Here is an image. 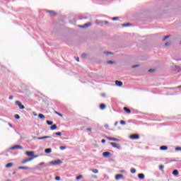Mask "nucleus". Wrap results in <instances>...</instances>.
<instances>
[{"mask_svg": "<svg viewBox=\"0 0 181 181\" xmlns=\"http://www.w3.org/2000/svg\"><path fill=\"white\" fill-rule=\"evenodd\" d=\"M170 37V35H166L164 37V38L163 39V42H165V40H166L167 39H169Z\"/></svg>", "mask_w": 181, "mask_h": 181, "instance_id": "nucleus-30", "label": "nucleus"}, {"mask_svg": "<svg viewBox=\"0 0 181 181\" xmlns=\"http://www.w3.org/2000/svg\"><path fill=\"white\" fill-rule=\"evenodd\" d=\"M66 148H67V147L65 146H61L59 147V149H60L61 151H64V149H66Z\"/></svg>", "mask_w": 181, "mask_h": 181, "instance_id": "nucleus-29", "label": "nucleus"}, {"mask_svg": "<svg viewBox=\"0 0 181 181\" xmlns=\"http://www.w3.org/2000/svg\"><path fill=\"white\" fill-rule=\"evenodd\" d=\"M11 150H13V149H23V147H22V146H20V145H16L14 146L11 147Z\"/></svg>", "mask_w": 181, "mask_h": 181, "instance_id": "nucleus-7", "label": "nucleus"}, {"mask_svg": "<svg viewBox=\"0 0 181 181\" xmlns=\"http://www.w3.org/2000/svg\"><path fill=\"white\" fill-rule=\"evenodd\" d=\"M50 138H52V136H44L37 138V139H39V140H40V139H49Z\"/></svg>", "mask_w": 181, "mask_h": 181, "instance_id": "nucleus-14", "label": "nucleus"}, {"mask_svg": "<svg viewBox=\"0 0 181 181\" xmlns=\"http://www.w3.org/2000/svg\"><path fill=\"white\" fill-rule=\"evenodd\" d=\"M55 180H60V176L55 177Z\"/></svg>", "mask_w": 181, "mask_h": 181, "instance_id": "nucleus-46", "label": "nucleus"}, {"mask_svg": "<svg viewBox=\"0 0 181 181\" xmlns=\"http://www.w3.org/2000/svg\"><path fill=\"white\" fill-rule=\"evenodd\" d=\"M9 100H13V95H10L8 98Z\"/></svg>", "mask_w": 181, "mask_h": 181, "instance_id": "nucleus-50", "label": "nucleus"}, {"mask_svg": "<svg viewBox=\"0 0 181 181\" xmlns=\"http://www.w3.org/2000/svg\"><path fill=\"white\" fill-rule=\"evenodd\" d=\"M50 129H52V131H54V129H57V125L53 124L52 126H51Z\"/></svg>", "mask_w": 181, "mask_h": 181, "instance_id": "nucleus-20", "label": "nucleus"}, {"mask_svg": "<svg viewBox=\"0 0 181 181\" xmlns=\"http://www.w3.org/2000/svg\"><path fill=\"white\" fill-rule=\"evenodd\" d=\"M111 155V153L108 152V151H105L103 153V156L105 158H108V156H110Z\"/></svg>", "mask_w": 181, "mask_h": 181, "instance_id": "nucleus-11", "label": "nucleus"}, {"mask_svg": "<svg viewBox=\"0 0 181 181\" xmlns=\"http://www.w3.org/2000/svg\"><path fill=\"white\" fill-rule=\"evenodd\" d=\"M47 166H49V164L45 162H42V163H40L38 165H37L36 169H37L38 170H40L43 169V168H46Z\"/></svg>", "mask_w": 181, "mask_h": 181, "instance_id": "nucleus-1", "label": "nucleus"}, {"mask_svg": "<svg viewBox=\"0 0 181 181\" xmlns=\"http://www.w3.org/2000/svg\"><path fill=\"white\" fill-rule=\"evenodd\" d=\"M37 138H39V137L33 136V139H37Z\"/></svg>", "mask_w": 181, "mask_h": 181, "instance_id": "nucleus-54", "label": "nucleus"}, {"mask_svg": "<svg viewBox=\"0 0 181 181\" xmlns=\"http://www.w3.org/2000/svg\"><path fill=\"white\" fill-rule=\"evenodd\" d=\"M123 110H124V111H125L126 112H127V114H131V110L129 109L128 107H124L123 108Z\"/></svg>", "mask_w": 181, "mask_h": 181, "instance_id": "nucleus-16", "label": "nucleus"}, {"mask_svg": "<svg viewBox=\"0 0 181 181\" xmlns=\"http://www.w3.org/2000/svg\"><path fill=\"white\" fill-rule=\"evenodd\" d=\"M138 177L139 179H145V175H144V173H139L138 174Z\"/></svg>", "mask_w": 181, "mask_h": 181, "instance_id": "nucleus-17", "label": "nucleus"}, {"mask_svg": "<svg viewBox=\"0 0 181 181\" xmlns=\"http://www.w3.org/2000/svg\"><path fill=\"white\" fill-rule=\"evenodd\" d=\"M45 153H52V148H48L45 150Z\"/></svg>", "mask_w": 181, "mask_h": 181, "instance_id": "nucleus-18", "label": "nucleus"}, {"mask_svg": "<svg viewBox=\"0 0 181 181\" xmlns=\"http://www.w3.org/2000/svg\"><path fill=\"white\" fill-rule=\"evenodd\" d=\"M130 172L131 173H136V170L135 168H131Z\"/></svg>", "mask_w": 181, "mask_h": 181, "instance_id": "nucleus-31", "label": "nucleus"}, {"mask_svg": "<svg viewBox=\"0 0 181 181\" xmlns=\"http://www.w3.org/2000/svg\"><path fill=\"white\" fill-rule=\"evenodd\" d=\"M122 177H124V175L122 174H118L115 176L116 180H119V179H122Z\"/></svg>", "mask_w": 181, "mask_h": 181, "instance_id": "nucleus-12", "label": "nucleus"}, {"mask_svg": "<svg viewBox=\"0 0 181 181\" xmlns=\"http://www.w3.org/2000/svg\"><path fill=\"white\" fill-rule=\"evenodd\" d=\"M101 96H102V97H105V93H102V94H101Z\"/></svg>", "mask_w": 181, "mask_h": 181, "instance_id": "nucleus-53", "label": "nucleus"}, {"mask_svg": "<svg viewBox=\"0 0 181 181\" xmlns=\"http://www.w3.org/2000/svg\"><path fill=\"white\" fill-rule=\"evenodd\" d=\"M104 54H114L112 52H104Z\"/></svg>", "mask_w": 181, "mask_h": 181, "instance_id": "nucleus-34", "label": "nucleus"}, {"mask_svg": "<svg viewBox=\"0 0 181 181\" xmlns=\"http://www.w3.org/2000/svg\"><path fill=\"white\" fill-rule=\"evenodd\" d=\"M103 23H105V25H110V22L108 21H103Z\"/></svg>", "mask_w": 181, "mask_h": 181, "instance_id": "nucleus-44", "label": "nucleus"}, {"mask_svg": "<svg viewBox=\"0 0 181 181\" xmlns=\"http://www.w3.org/2000/svg\"><path fill=\"white\" fill-rule=\"evenodd\" d=\"M34 154H35V151H27L25 153V155H28V156H31V158L33 157Z\"/></svg>", "mask_w": 181, "mask_h": 181, "instance_id": "nucleus-9", "label": "nucleus"}, {"mask_svg": "<svg viewBox=\"0 0 181 181\" xmlns=\"http://www.w3.org/2000/svg\"><path fill=\"white\" fill-rule=\"evenodd\" d=\"M38 118H40V119H45V115L39 114L38 115Z\"/></svg>", "mask_w": 181, "mask_h": 181, "instance_id": "nucleus-21", "label": "nucleus"}, {"mask_svg": "<svg viewBox=\"0 0 181 181\" xmlns=\"http://www.w3.org/2000/svg\"><path fill=\"white\" fill-rule=\"evenodd\" d=\"M86 129H87V131H91V128H88Z\"/></svg>", "mask_w": 181, "mask_h": 181, "instance_id": "nucleus-56", "label": "nucleus"}, {"mask_svg": "<svg viewBox=\"0 0 181 181\" xmlns=\"http://www.w3.org/2000/svg\"><path fill=\"white\" fill-rule=\"evenodd\" d=\"M34 115H35V117H36V115H37V114L35 113V114H34Z\"/></svg>", "mask_w": 181, "mask_h": 181, "instance_id": "nucleus-61", "label": "nucleus"}, {"mask_svg": "<svg viewBox=\"0 0 181 181\" xmlns=\"http://www.w3.org/2000/svg\"><path fill=\"white\" fill-rule=\"evenodd\" d=\"M63 163V161L61 160H52L49 163V165H62Z\"/></svg>", "mask_w": 181, "mask_h": 181, "instance_id": "nucleus-2", "label": "nucleus"}, {"mask_svg": "<svg viewBox=\"0 0 181 181\" xmlns=\"http://www.w3.org/2000/svg\"><path fill=\"white\" fill-rule=\"evenodd\" d=\"M30 160H33V158H25L21 163H27V162H30Z\"/></svg>", "mask_w": 181, "mask_h": 181, "instance_id": "nucleus-10", "label": "nucleus"}, {"mask_svg": "<svg viewBox=\"0 0 181 181\" xmlns=\"http://www.w3.org/2000/svg\"><path fill=\"white\" fill-rule=\"evenodd\" d=\"M175 151H181V147H176Z\"/></svg>", "mask_w": 181, "mask_h": 181, "instance_id": "nucleus-47", "label": "nucleus"}, {"mask_svg": "<svg viewBox=\"0 0 181 181\" xmlns=\"http://www.w3.org/2000/svg\"><path fill=\"white\" fill-rule=\"evenodd\" d=\"M117 124H118V122H116L115 123V126L117 127Z\"/></svg>", "mask_w": 181, "mask_h": 181, "instance_id": "nucleus-55", "label": "nucleus"}, {"mask_svg": "<svg viewBox=\"0 0 181 181\" xmlns=\"http://www.w3.org/2000/svg\"><path fill=\"white\" fill-rule=\"evenodd\" d=\"M121 173H125V170H121Z\"/></svg>", "mask_w": 181, "mask_h": 181, "instance_id": "nucleus-57", "label": "nucleus"}, {"mask_svg": "<svg viewBox=\"0 0 181 181\" xmlns=\"http://www.w3.org/2000/svg\"><path fill=\"white\" fill-rule=\"evenodd\" d=\"M122 26H124V28H128V26H131V23H127L122 24Z\"/></svg>", "mask_w": 181, "mask_h": 181, "instance_id": "nucleus-27", "label": "nucleus"}, {"mask_svg": "<svg viewBox=\"0 0 181 181\" xmlns=\"http://www.w3.org/2000/svg\"><path fill=\"white\" fill-rule=\"evenodd\" d=\"M149 73H153V71H155V69H151L148 70Z\"/></svg>", "mask_w": 181, "mask_h": 181, "instance_id": "nucleus-45", "label": "nucleus"}, {"mask_svg": "<svg viewBox=\"0 0 181 181\" xmlns=\"http://www.w3.org/2000/svg\"><path fill=\"white\" fill-rule=\"evenodd\" d=\"M18 169H23L24 170H28L29 169V167H28V166H21V167H19Z\"/></svg>", "mask_w": 181, "mask_h": 181, "instance_id": "nucleus-22", "label": "nucleus"}, {"mask_svg": "<svg viewBox=\"0 0 181 181\" xmlns=\"http://www.w3.org/2000/svg\"><path fill=\"white\" fill-rule=\"evenodd\" d=\"M105 104H104V103H102V104H100V110H105Z\"/></svg>", "mask_w": 181, "mask_h": 181, "instance_id": "nucleus-24", "label": "nucleus"}, {"mask_svg": "<svg viewBox=\"0 0 181 181\" xmlns=\"http://www.w3.org/2000/svg\"><path fill=\"white\" fill-rule=\"evenodd\" d=\"M177 88H181V86H178Z\"/></svg>", "mask_w": 181, "mask_h": 181, "instance_id": "nucleus-60", "label": "nucleus"}, {"mask_svg": "<svg viewBox=\"0 0 181 181\" xmlns=\"http://www.w3.org/2000/svg\"><path fill=\"white\" fill-rule=\"evenodd\" d=\"M120 124H121V125H125V124H127V122H125V121H124V120H121Z\"/></svg>", "mask_w": 181, "mask_h": 181, "instance_id": "nucleus-39", "label": "nucleus"}, {"mask_svg": "<svg viewBox=\"0 0 181 181\" xmlns=\"http://www.w3.org/2000/svg\"><path fill=\"white\" fill-rule=\"evenodd\" d=\"M47 12H48V13H50V15H56V12L53 11H50V10H47Z\"/></svg>", "mask_w": 181, "mask_h": 181, "instance_id": "nucleus-23", "label": "nucleus"}, {"mask_svg": "<svg viewBox=\"0 0 181 181\" xmlns=\"http://www.w3.org/2000/svg\"><path fill=\"white\" fill-rule=\"evenodd\" d=\"M90 26H91V23L88 22L83 25H79V28H82L83 29H86V28H90Z\"/></svg>", "mask_w": 181, "mask_h": 181, "instance_id": "nucleus-5", "label": "nucleus"}, {"mask_svg": "<svg viewBox=\"0 0 181 181\" xmlns=\"http://www.w3.org/2000/svg\"><path fill=\"white\" fill-rule=\"evenodd\" d=\"M139 65H134V66H132V69H136V67H139Z\"/></svg>", "mask_w": 181, "mask_h": 181, "instance_id": "nucleus-49", "label": "nucleus"}, {"mask_svg": "<svg viewBox=\"0 0 181 181\" xmlns=\"http://www.w3.org/2000/svg\"><path fill=\"white\" fill-rule=\"evenodd\" d=\"M101 142L102 144H105V139H102Z\"/></svg>", "mask_w": 181, "mask_h": 181, "instance_id": "nucleus-51", "label": "nucleus"}, {"mask_svg": "<svg viewBox=\"0 0 181 181\" xmlns=\"http://www.w3.org/2000/svg\"><path fill=\"white\" fill-rule=\"evenodd\" d=\"M12 166H13V163H8L6 165V168H12Z\"/></svg>", "mask_w": 181, "mask_h": 181, "instance_id": "nucleus-26", "label": "nucleus"}, {"mask_svg": "<svg viewBox=\"0 0 181 181\" xmlns=\"http://www.w3.org/2000/svg\"><path fill=\"white\" fill-rule=\"evenodd\" d=\"M173 175L174 176H177V175H179V171H178L177 170H174L173 171Z\"/></svg>", "mask_w": 181, "mask_h": 181, "instance_id": "nucleus-19", "label": "nucleus"}, {"mask_svg": "<svg viewBox=\"0 0 181 181\" xmlns=\"http://www.w3.org/2000/svg\"><path fill=\"white\" fill-rule=\"evenodd\" d=\"M55 114H57V115H59V117H63V115H62L61 113L58 112L57 111H55Z\"/></svg>", "mask_w": 181, "mask_h": 181, "instance_id": "nucleus-38", "label": "nucleus"}, {"mask_svg": "<svg viewBox=\"0 0 181 181\" xmlns=\"http://www.w3.org/2000/svg\"><path fill=\"white\" fill-rule=\"evenodd\" d=\"M55 135H57L58 136H62V132H56Z\"/></svg>", "mask_w": 181, "mask_h": 181, "instance_id": "nucleus-40", "label": "nucleus"}, {"mask_svg": "<svg viewBox=\"0 0 181 181\" xmlns=\"http://www.w3.org/2000/svg\"><path fill=\"white\" fill-rule=\"evenodd\" d=\"M96 25H100V26H103V23H104V21H100V20H95Z\"/></svg>", "mask_w": 181, "mask_h": 181, "instance_id": "nucleus-15", "label": "nucleus"}, {"mask_svg": "<svg viewBox=\"0 0 181 181\" xmlns=\"http://www.w3.org/2000/svg\"><path fill=\"white\" fill-rule=\"evenodd\" d=\"M112 21H118V17L112 18Z\"/></svg>", "mask_w": 181, "mask_h": 181, "instance_id": "nucleus-43", "label": "nucleus"}, {"mask_svg": "<svg viewBox=\"0 0 181 181\" xmlns=\"http://www.w3.org/2000/svg\"><path fill=\"white\" fill-rule=\"evenodd\" d=\"M47 125H53V122L47 120Z\"/></svg>", "mask_w": 181, "mask_h": 181, "instance_id": "nucleus-33", "label": "nucleus"}, {"mask_svg": "<svg viewBox=\"0 0 181 181\" xmlns=\"http://www.w3.org/2000/svg\"><path fill=\"white\" fill-rule=\"evenodd\" d=\"M8 125L12 128V124H11V123H9Z\"/></svg>", "mask_w": 181, "mask_h": 181, "instance_id": "nucleus-59", "label": "nucleus"}, {"mask_svg": "<svg viewBox=\"0 0 181 181\" xmlns=\"http://www.w3.org/2000/svg\"><path fill=\"white\" fill-rule=\"evenodd\" d=\"M160 151H166L168 149V147L166 146H162L160 147Z\"/></svg>", "mask_w": 181, "mask_h": 181, "instance_id": "nucleus-25", "label": "nucleus"}, {"mask_svg": "<svg viewBox=\"0 0 181 181\" xmlns=\"http://www.w3.org/2000/svg\"><path fill=\"white\" fill-rule=\"evenodd\" d=\"M106 139H108V141H115L116 142H119V139H118L117 138H112V137H110V136H106Z\"/></svg>", "mask_w": 181, "mask_h": 181, "instance_id": "nucleus-6", "label": "nucleus"}, {"mask_svg": "<svg viewBox=\"0 0 181 181\" xmlns=\"http://www.w3.org/2000/svg\"><path fill=\"white\" fill-rule=\"evenodd\" d=\"M80 179H83V175H78L76 177V180H80Z\"/></svg>", "mask_w": 181, "mask_h": 181, "instance_id": "nucleus-35", "label": "nucleus"}, {"mask_svg": "<svg viewBox=\"0 0 181 181\" xmlns=\"http://www.w3.org/2000/svg\"><path fill=\"white\" fill-rule=\"evenodd\" d=\"M76 61L80 62V58L78 57V58L76 59Z\"/></svg>", "mask_w": 181, "mask_h": 181, "instance_id": "nucleus-58", "label": "nucleus"}, {"mask_svg": "<svg viewBox=\"0 0 181 181\" xmlns=\"http://www.w3.org/2000/svg\"><path fill=\"white\" fill-rule=\"evenodd\" d=\"M93 173H98V170L97 169H92Z\"/></svg>", "mask_w": 181, "mask_h": 181, "instance_id": "nucleus-36", "label": "nucleus"}, {"mask_svg": "<svg viewBox=\"0 0 181 181\" xmlns=\"http://www.w3.org/2000/svg\"><path fill=\"white\" fill-rule=\"evenodd\" d=\"M16 105H18L20 110H25V105H22V103H21V101L16 100Z\"/></svg>", "mask_w": 181, "mask_h": 181, "instance_id": "nucleus-3", "label": "nucleus"}, {"mask_svg": "<svg viewBox=\"0 0 181 181\" xmlns=\"http://www.w3.org/2000/svg\"><path fill=\"white\" fill-rule=\"evenodd\" d=\"M114 62L113 61H107V64H114Z\"/></svg>", "mask_w": 181, "mask_h": 181, "instance_id": "nucleus-37", "label": "nucleus"}, {"mask_svg": "<svg viewBox=\"0 0 181 181\" xmlns=\"http://www.w3.org/2000/svg\"><path fill=\"white\" fill-rule=\"evenodd\" d=\"M82 57L83 58V59H86V57H87V54H82Z\"/></svg>", "mask_w": 181, "mask_h": 181, "instance_id": "nucleus-41", "label": "nucleus"}, {"mask_svg": "<svg viewBox=\"0 0 181 181\" xmlns=\"http://www.w3.org/2000/svg\"><path fill=\"white\" fill-rule=\"evenodd\" d=\"M130 139H139V135H131L129 136Z\"/></svg>", "mask_w": 181, "mask_h": 181, "instance_id": "nucleus-8", "label": "nucleus"}, {"mask_svg": "<svg viewBox=\"0 0 181 181\" xmlns=\"http://www.w3.org/2000/svg\"><path fill=\"white\" fill-rule=\"evenodd\" d=\"M110 145L113 148H116L117 149H121V146L119 145V144H117V143H115V142H112V143H110Z\"/></svg>", "mask_w": 181, "mask_h": 181, "instance_id": "nucleus-4", "label": "nucleus"}, {"mask_svg": "<svg viewBox=\"0 0 181 181\" xmlns=\"http://www.w3.org/2000/svg\"><path fill=\"white\" fill-rule=\"evenodd\" d=\"M115 84L118 87H121V86H122V81H115Z\"/></svg>", "mask_w": 181, "mask_h": 181, "instance_id": "nucleus-13", "label": "nucleus"}, {"mask_svg": "<svg viewBox=\"0 0 181 181\" xmlns=\"http://www.w3.org/2000/svg\"><path fill=\"white\" fill-rule=\"evenodd\" d=\"M14 117L16 118V119H21V116H19V115L18 114L15 115Z\"/></svg>", "mask_w": 181, "mask_h": 181, "instance_id": "nucleus-32", "label": "nucleus"}, {"mask_svg": "<svg viewBox=\"0 0 181 181\" xmlns=\"http://www.w3.org/2000/svg\"><path fill=\"white\" fill-rule=\"evenodd\" d=\"M170 42H168L165 44V46H170Z\"/></svg>", "mask_w": 181, "mask_h": 181, "instance_id": "nucleus-48", "label": "nucleus"}, {"mask_svg": "<svg viewBox=\"0 0 181 181\" xmlns=\"http://www.w3.org/2000/svg\"><path fill=\"white\" fill-rule=\"evenodd\" d=\"M180 45H181V41H180Z\"/></svg>", "mask_w": 181, "mask_h": 181, "instance_id": "nucleus-62", "label": "nucleus"}, {"mask_svg": "<svg viewBox=\"0 0 181 181\" xmlns=\"http://www.w3.org/2000/svg\"><path fill=\"white\" fill-rule=\"evenodd\" d=\"M163 169H165V165H159V170L163 172Z\"/></svg>", "mask_w": 181, "mask_h": 181, "instance_id": "nucleus-28", "label": "nucleus"}, {"mask_svg": "<svg viewBox=\"0 0 181 181\" xmlns=\"http://www.w3.org/2000/svg\"><path fill=\"white\" fill-rule=\"evenodd\" d=\"M39 156L33 154V159H35V158H38Z\"/></svg>", "mask_w": 181, "mask_h": 181, "instance_id": "nucleus-42", "label": "nucleus"}, {"mask_svg": "<svg viewBox=\"0 0 181 181\" xmlns=\"http://www.w3.org/2000/svg\"><path fill=\"white\" fill-rule=\"evenodd\" d=\"M109 127H110V126H109L108 124H105V128H109Z\"/></svg>", "mask_w": 181, "mask_h": 181, "instance_id": "nucleus-52", "label": "nucleus"}]
</instances>
